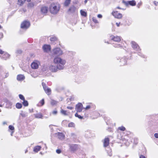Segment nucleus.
I'll list each match as a JSON object with an SVG mask.
<instances>
[{"instance_id": "f257e3e1", "label": "nucleus", "mask_w": 158, "mask_h": 158, "mask_svg": "<svg viewBox=\"0 0 158 158\" xmlns=\"http://www.w3.org/2000/svg\"><path fill=\"white\" fill-rule=\"evenodd\" d=\"M60 7V5L59 3H52L49 5V11L52 15H56L58 13Z\"/></svg>"}, {"instance_id": "f03ea898", "label": "nucleus", "mask_w": 158, "mask_h": 158, "mask_svg": "<svg viewBox=\"0 0 158 158\" xmlns=\"http://www.w3.org/2000/svg\"><path fill=\"white\" fill-rule=\"evenodd\" d=\"M53 63L57 64L59 70H62L64 68V65L66 63V61L60 57H56L54 58Z\"/></svg>"}, {"instance_id": "7ed1b4c3", "label": "nucleus", "mask_w": 158, "mask_h": 158, "mask_svg": "<svg viewBox=\"0 0 158 158\" xmlns=\"http://www.w3.org/2000/svg\"><path fill=\"white\" fill-rule=\"evenodd\" d=\"M49 69L52 72H56L59 70L58 67L54 63L51 64L49 67Z\"/></svg>"}, {"instance_id": "20e7f679", "label": "nucleus", "mask_w": 158, "mask_h": 158, "mask_svg": "<svg viewBox=\"0 0 158 158\" xmlns=\"http://www.w3.org/2000/svg\"><path fill=\"white\" fill-rule=\"evenodd\" d=\"M69 150L72 152H74L79 148V146L78 145L73 144H69Z\"/></svg>"}, {"instance_id": "39448f33", "label": "nucleus", "mask_w": 158, "mask_h": 158, "mask_svg": "<svg viewBox=\"0 0 158 158\" xmlns=\"http://www.w3.org/2000/svg\"><path fill=\"white\" fill-rule=\"evenodd\" d=\"M40 64V63L39 61L35 60L31 63V66L33 69H37L38 68Z\"/></svg>"}, {"instance_id": "423d86ee", "label": "nucleus", "mask_w": 158, "mask_h": 158, "mask_svg": "<svg viewBox=\"0 0 158 158\" xmlns=\"http://www.w3.org/2000/svg\"><path fill=\"white\" fill-rule=\"evenodd\" d=\"M53 53L56 56H60L62 54L63 52L60 48H56L53 50Z\"/></svg>"}, {"instance_id": "0eeeda50", "label": "nucleus", "mask_w": 158, "mask_h": 158, "mask_svg": "<svg viewBox=\"0 0 158 158\" xmlns=\"http://www.w3.org/2000/svg\"><path fill=\"white\" fill-rule=\"evenodd\" d=\"M30 25V23L29 21L25 20L21 23V27L22 28L26 29L29 27Z\"/></svg>"}, {"instance_id": "6e6552de", "label": "nucleus", "mask_w": 158, "mask_h": 158, "mask_svg": "<svg viewBox=\"0 0 158 158\" xmlns=\"http://www.w3.org/2000/svg\"><path fill=\"white\" fill-rule=\"evenodd\" d=\"M131 44L132 47L134 50L138 51L140 50L139 45L135 42L132 41L131 43Z\"/></svg>"}, {"instance_id": "1a4fd4ad", "label": "nucleus", "mask_w": 158, "mask_h": 158, "mask_svg": "<svg viewBox=\"0 0 158 158\" xmlns=\"http://www.w3.org/2000/svg\"><path fill=\"white\" fill-rule=\"evenodd\" d=\"M123 3L127 6L130 5L132 6H134L136 5V2L134 0L128 1H123Z\"/></svg>"}, {"instance_id": "9d476101", "label": "nucleus", "mask_w": 158, "mask_h": 158, "mask_svg": "<svg viewBox=\"0 0 158 158\" xmlns=\"http://www.w3.org/2000/svg\"><path fill=\"white\" fill-rule=\"evenodd\" d=\"M43 88L45 93L48 95H49L51 94V90L50 89L48 88L46 85L45 83H42Z\"/></svg>"}, {"instance_id": "9b49d317", "label": "nucleus", "mask_w": 158, "mask_h": 158, "mask_svg": "<svg viewBox=\"0 0 158 158\" xmlns=\"http://www.w3.org/2000/svg\"><path fill=\"white\" fill-rule=\"evenodd\" d=\"M112 14L115 18L118 19H121L122 17V14L120 13H118L117 11H113Z\"/></svg>"}, {"instance_id": "f8f14e48", "label": "nucleus", "mask_w": 158, "mask_h": 158, "mask_svg": "<svg viewBox=\"0 0 158 158\" xmlns=\"http://www.w3.org/2000/svg\"><path fill=\"white\" fill-rule=\"evenodd\" d=\"M48 11V8L47 6H43L40 8V11L43 14L46 15Z\"/></svg>"}, {"instance_id": "ddd939ff", "label": "nucleus", "mask_w": 158, "mask_h": 158, "mask_svg": "<svg viewBox=\"0 0 158 158\" xmlns=\"http://www.w3.org/2000/svg\"><path fill=\"white\" fill-rule=\"evenodd\" d=\"M83 105L81 103H79L76 106V110L77 112H81L82 109Z\"/></svg>"}, {"instance_id": "4468645a", "label": "nucleus", "mask_w": 158, "mask_h": 158, "mask_svg": "<svg viewBox=\"0 0 158 158\" xmlns=\"http://www.w3.org/2000/svg\"><path fill=\"white\" fill-rule=\"evenodd\" d=\"M43 49L44 52H48L50 51L51 47L50 45L46 44L43 46Z\"/></svg>"}, {"instance_id": "2eb2a0df", "label": "nucleus", "mask_w": 158, "mask_h": 158, "mask_svg": "<svg viewBox=\"0 0 158 158\" xmlns=\"http://www.w3.org/2000/svg\"><path fill=\"white\" fill-rule=\"evenodd\" d=\"M110 39L114 41L119 42L121 40L120 37L117 36H114V35L110 36Z\"/></svg>"}, {"instance_id": "dca6fc26", "label": "nucleus", "mask_w": 158, "mask_h": 158, "mask_svg": "<svg viewBox=\"0 0 158 158\" xmlns=\"http://www.w3.org/2000/svg\"><path fill=\"white\" fill-rule=\"evenodd\" d=\"M58 138L60 140H63L65 138V136L64 134L61 132H58L56 134Z\"/></svg>"}, {"instance_id": "f3484780", "label": "nucleus", "mask_w": 158, "mask_h": 158, "mask_svg": "<svg viewBox=\"0 0 158 158\" xmlns=\"http://www.w3.org/2000/svg\"><path fill=\"white\" fill-rule=\"evenodd\" d=\"M109 140L108 138H106L104 139L103 142L104 146L105 147H107L109 143Z\"/></svg>"}, {"instance_id": "a211bd4d", "label": "nucleus", "mask_w": 158, "mask_h": 158, "mask_svg": "<svg viewBox=\"0 0 158 158\" xmlns=\"http://www.w3.org/2000/svg\"><path fill=\"white\" fill-rule=\"evenodd\" d=\"M76 10V8L74 6H71L69 10V11L71 13H73Z\"/></svg>"}, {"instance_id": "6ab92c4d", "label": "nucleus", "mask_w": 158, "mask_h": 158, "mask_svg": "<svg viewBox=\"0 0 158 158\" xmlns=\"http://www.w3.org/2000/svg\"><path fill=\"white\" fill-rule=\"evenodd\" d=\"M24 76L22 74L18 75L17 77V80L19 81H23L24 79Z\"/></svg>"}, {"instance_id": "aec40b11", "label": "nucleus", "mask_w": 158, "mask_h": 158, "mask_svg": "<svg viewBox=\"0 0 158 158\" xmlns=\"http://www.w3.org/2000/svg\"><path fill=\"white\" fill-rule=\"evenodd\" d=\"M10 55L6 52H5L3 54V55L2 56V58L5 60H6L8 58H9L10 57Z\"/></svg>"}, {"instance_id": "412c9836", "label": "nucleus", "mask_w": 158, "mask_h": 158, "mask_svg": "<svg viewBox=\"0 0 158 158\" xmlns=\"http://www.w3.org/2000/svg\"><path fill=\"white\" fill-rule=\"evenodd\" d=\"M6 102V108H11V106L12 104V103L9 101H7V100Z\"/></svg>"}, {"instance_id": "4be33fe9", "label": "nucleus", "mask_w": 158, "mask_h": 158, "mask_svg": "<svg viewBox=\"0 0 158 158\" xmlns=\"http://www.w3.org/2000/svg\"><path fill=\"white\" fill-rule=\"evenodd\" d=\"M35 117L36 118H42L43 115L41 113H37L34 114Z\"/></svg>"}, {"instance_id": "5701e85b", "label": "nucleus", "mask_w": 158, "mask_h": 158, "mask_svg": "<svg viewBox=\"0 0 158 158\" xmlns=\"http://www.w3.org/2000/svg\"><path fill=\"white\" fill-rule=\"evenodd\" d=\"M26 0H18L17 4L19 6H22L25 3Z\"/></svg>"}, {"instance_id": "b1692460", "label": "nucleus", "mask_w": 158, "mask_h": 158, "mask_svg": "<svg viewBox=\"0 0 158 158\" xmlns=\"http://www.w3.org/2000/svg\"><path fill=\"white\" fill-rule=\"evenodd\" d=\"M41 147L40 146H37L35 147L33 149V151L35 152H37L40 150Z\"/></svg>"}, {"instance_id": "393cba45", "label": "nucleus", "mask_w": 158, "mask_h": 158, "mask_svg": "<svg viewBox=\"0 0 158 158\" xmlns=\"http://www.w3.org/2000/svg\"><path fill=\"white\" fill-rule=\"evenodd\" d=\"M71 1V0H65L64 3V6H68L70 4Z\"/></svg>"}, {"instance_id": "a878e982", "label": "nucleus", "mask_w": 158, "mask_h": 158, "mask_svg": "<svg viewBox=\"0 0 158 158\" xmlns=\"http://www.w3.org/2000/svg\"><path fill=\"white\" fill-rule=\"evenodd\" d=\"M61 113L64 115H67L69 114V112H67L66 111L62 109H61L60 111Z\"/></svg>"}, {"instance_id": "bb28decb", "label": "nucleus", "mask_w": 158, "mask_h": 158, "mask_svg": "<svg viewBox=\"0 0 158 158\" xmlns=\"http://www.w3.org/2000/svg\"><path fill=\"white\" fill-rule=\"evenodd\" d=\"M6 99H3V100H2L0 102V107H2L3 106L5 102H6Z\"/></svg>"}, {"instance_id": "cd10ccee", "label": "nucleus", "mask_w": 158, "mask_h": 158, "mask_svg": "<svg viewBox=\"0 0 158 158\" xmlns=\"http://www.w3.org/2000/svg\"><path fill=\"white\" fill-rule=\"evenodd\" d=\"M80 13L81 15L83 16L86 17L87 16V13L85 11L83 10H80Z\"/></svg>"}, {"instance_id": "c85d7f7f", "label": "nucleus", "mask_w": 158, "mask_h": 158, "mask_svg": "<svg viewBox=\"0 0 158 158\" xmlns=\"http://www.w3.org/2000/svg\"><path fill=\"white\" fill-rule=\"evenodd\" d=\"M121 62L122 63L120 64L121 65H125L126 63V60L124 58H122L121 59Z\"/></svg>"}, {"instance_id": "c756f323", "label": "nucleus", "mask_w": 158, "mask_h": 158, "mask_svg": "<svg viewBox=\"0 0 158 158\" xmlns=\"http://www.w3.org/2000/svg\"><path fill=\"white\" fill-rule=\"evenodd\" d=\"M23 105L25 106H27L28 105V102L25 100H23V102H22Z\"/></svg>"}, {"instance_id": "7c9ffc66", "label": "nucleus", "mask_w": 158, "mask_h": 158, "mask_svg": "<svg viewBox=\"0 0 158 158\" xmlns=\"http://www.w3.org/2000/svg\"><path fill=\"white\" fill-rule=\"evenodd\" d=\"M125 128L123 126L119 127L118 128V130H120L122 131H124L125 130Z\"/></svg>"}, {"instance_id": "2f4dec72", "label": "nucleus", "mask_w": 158, "mask_h": 158, "mask_svg": "<svg viewBox=\"0 0 158 158\" xmlns=\"http://www.w3.org/2000/svg\"><path fill=\"white\" fill-rule=\"evenodd\" d=\"M16 106L18 109H20L22 107V105L21 103H18L16 104Z\"/></svg>"}, {"instance_id": "473e14b6", "label": "nucleus", "mask_w": 158, "mask_h": 158, "mask_svg": "<svg viewBox=\"0 0 158 158\" xmlns=\"http://www.w3.org/2000/svg\"><path fill=\"white\" fill-rule=\"evenodd\" d=\"M57 102L56 101L52 100L51 101V103L52 105H56L57 103Z\"/></svg>"}, {"instance_id": "72a5a7b5", "label": "nucleus", "mask_w": 158, "mask_h": 158, "mask_svg": "<svg viewBox=\"0 0 158 158\" xmlns=\"http://www.w3.org/2000/svg\"><path fill=\"white\" fill-rule=\"evenodd\" d=\"M50 40L51 41H55L57 40V38L56 37H52L50 38Z\"/></svg>"}, {"instance_id": "f704fd0d", "label": "nucleus", "mask_w": 158, "mask_h": 158, "mask_svg": "<svg viewBox=\"0 0 158 158\" xmlns=\"http://www.w3.org/2000/svg\"><path fill=\"white\" fill-rule=\"evenodd\" d=\"M91 106V104H89L87 105L86 107L84 108V109H85L86 110H87L88 109H90Z\"/></svg>"}, {"instance_id": "c9c22d12", "label": "nucleus", "mask_w": 158, "mask_h": 158, "mask_svg": "<svg viewBox=\"0 0 158 158\" xmlns=\"http://www.w3.org/2000/svg\"><path fill=\"white\" fill-rule=\"evenodd\" d=\"M107 153L108 154V155L110 156H111L112 155V154L111 153V149L110 148H109V149L107 150Z\"/></svg>"}, {"instance_id": "e433bc0d", "label": "nucleus", "mask_w": 158, "mask_h": 158, "mask_svg": "<svg viewBox=\"0 0 158 158\" xmlns=\"http://www.w3.org/2000/svg\"><path fill=\"white\" fill-rule=\"evenodd\" d=\"M75 126L74 124L72 122L70 123H69L68 127H74Z\"/></svg>"}, {"instance_id": "4c0bfd02", "label": "nucleus", "mask_w": 158, "mask_h": 158, "mask_svg": "<svg viewBox=\"0 0 158 158\" xmlns=\"http://www.w3.org/2000/svg\"><path fill=\"white\" fill-rule=\"evenodd\" d=\"M75 115L76 117H77L79 118L82 119L83 118V117L82 116L78 115L77 113H76Z\"/></svg>"}, {"instance_id": "58836bf2", "label": "nucleus", "mask_w": 158, "mask_h": 158, "mask_svg": "<svg viewBox=\"0 0 158 158\" xmlns=\"http://www.w3.org/2000/svg\"><path fill=\"white\" fill-rule=\"evenodd\" d=\"M19 98L22 100H25V98L24 96L22 94H19Z\"/></svg>"}, {"instance_id": "ea45409f", "label": "nucleus", "mask_w": 158, "mask_h": 158, "mask_svg": "<svg viewBox=\"0 0 158 158\" xmlns=\"http://www.w3.org/2000/svg\"><path fill=\"white\" fill-rule=\"evenodd\" d=\"M92 19L93 22L95 23H98V21L97 20V19L96 18L94 17H93Z\"/></svg>"}, {"instance_id": "a19ab883", "label": "nucleus", "mask_w": 158, "mask_h": 158, "mask_svg": "<svg viewBox=\"0 0 158 158\" xmlns=\"http://www.w3.org/2000/svg\"><path fill=\"white\" fill-rule=\"evenodd\" d=\"M9 128L10 130H13L14 129V127L12 125H10L9 127Z\"/></svg>"}, {"instance_id": "79ce46f5", "label": "nucleus", "mask_w": 158, "mask_h": 158, "mask_svg": "<svg viewBox=\"0 0 158 158\" xmlns=\"http://www.w3.org/2000/svg\"><path fill=\"white\" fill-rule=\"evenodd\" d=\"M134 143L135 144H136L138 143V140L137 138H134Z\"/></svg>"}, {"instance_id": "37998d69", "label": "nucleus", "mask_w": 158, "mask_h": 158, "mask_svg": "<svg viewBox=\"0 0 158 158\" xmlns=\"http://www.w3.org/2000/svg\"><path fill=\"white\" fill-rule=\"evenodd\" d=\"M34 6V5L33 3H29L28 4V6L30 7H32Z\"/></svg>"}, {"instance_id": "c03bdc74", "label": "nucleus", "mask_w": 158, "mask_h": 158, "mask_svg": "<svg viewBox=\"0 0 158 158\" xmlns=\"http://www.w3.org/2000/svg\"><path fill=\"white\" fill-rule=\"evenodd\" d=\"M75 99V97L74 96H71L70 98H69V99L70 101H73Z\"/></svg>"}, {"instance_id": "a18cd8bd", "label": "nucleus", "mask_w": 158, "mask_h": 158, "mask_svg": "<svg viewBox=\"0 0 158 158\" xmlns=\"http://www.w3.org/2000/svg\"><path fill=\"white\" fill-rule=\"evenodd\" d=\"M40 103L41 104V106H43L44 105V99H42L40 102Z\"/></svg>"}, {"instance_id": "49530a36", "label": "nucleus", "mask_w": 158, "mask_h": 158, "mask_svg": "<svg viewBox=\"0 0 158 158\" xmlns=\"http://www.w3.org/2000/svg\"><path fill=\"white\" fill-rule=\"evenodd\" d=\"M114 46L115 48H119L121 47L120 45L118 44H115Z\"/></svg>"}, {"instance_id": "de8ad7c7", "label": "nucleus", "mask_w": 158, "mask_h": 158, "mask_svg": "<svg viewBox=\"0 0 158 158\" xmlns=\"http://www.w3.org/2000/svg\"><path fill=\"white\" fill-rule=\"evenodd\" d=\"M16 52L17 53L21 54L22 53V51L21 50H18L16 51Z\"/></svg>"}, {"instance_id": "09e8293b", "label": "nucleus", "mask_w": 158, "mask_h": 158, "mask_svg": "<svg viewBox=\"0 0 158 158\" xmlns=\"http://www.w3.org/2000/svg\"><path fill=\"white\" fill-rule=\"evenodd\" d=\"M154 137L156 138H158V133H155L154 135Z\"/></svg>"}, {"instance_id": "8fccbe9b", "label": "nucleus", "mask_w": 158, "mask_h": 158, "mask_svg": "<svg viewBox=\"0 0 158 158\" xmlns=\"http://www.w3.org/2000/svg\"><path fill=\"white\" fill-rule=\"evenodd\" d=\"M56 152L58 154H60L61 152V151L60 149H57L56 150Z\"/></svg>"}, {"instance_id": "3c124183", "label": "nucleus", "mask_w": 158, "mask_h": 158, "mask_svg": "<svg viewBox=\"0 0 158 158\" xmlns=\"http://www.w3.org/2000/svg\"><path fill=\"white\" fill-rule=\"evenodd\" d=\"M5 52L3 51L2 49L0 48V54H3Z\"/></svg>"}, {"instance_id": "603ef678", "label": "nucleus", "mask_w": 158, "mask_h": 158, "mask_svg": "<svg viewBox=\"0 0 158 158\" xmlns=\"http://www.w3.org/2000/svg\"><path fill=\"white\" fill-rule=\"evenodd\" d=\"M3 34L2 32H0V38L1 39L3 37Z\"/></svg>"}, {"instance_id": "864d4df0", "label": "nucleus", "mask_w": 158, "mask_h": 158, "mask_svg": "<svg viewBox=\"0 0 158 158\" xmlns=\"http://www.w3.org/2000/svg\"><path fill=\"white\" fill-rule=\"evenodd\" d=\"M97 17L99 18H101L102 17V15L101 14H98V15Z\"/></svg>"}, {"instance_id": "5fc2aeb1", "label": "nucleus", "mask_w": 158, "mask_h": 158, "mask_svg": "<svg viewBox=\"0 0 158 158\" xmlns=\"http://www.w3.org/2000/svg\"><path fill=\"white\" fill-rule=\"evenodd\" d=\"M57 113V111L56 110H54L52 112L53 114H56Z\"/></svg>"}, {"instance_id": "6e6d98bb", "label": "nucleus", "mask_w": 158, "mask_h": 158, "mask_svg": "<svg viewBox=\"0 0 158 158\" xmlns=\"http://www.w3.org/2000/svg\"><path fill=\"white\" fill-rule=\"evenodd\" d=\"M154 3L156 6H157L158 4V2L155 1L154 2Z\"/></svg>"}, {"instance_id": "4d7b16f0", "label": "nucleus", "mask_w": 158, "mask_h": 158, "mask_svg": "<svg viewBox=\"0 0 158 158\" xmlns=\"http://www.w3.org/2000/svg\"><path fill=\"white\" fill-rule=\"evenodd\" d=\"M67 109H69L70 110H72L73 108V107H71V106H67Z\"/></svg>"}, {"instance_id": "13d9d810", "label": "nucleus", "mask_w": 158, "mask_h": 158, "mask_svg": "<svg viewBox=\"0 0 158 158\" xmlns=\"http://www.w3.org/2000/svg\"><path fill=\"white\" fill-rule=\"evenodd\" d=\"M29 111L30 113H32L33 112V109H29Z\"/></svg>"}, {"instance_id": "bf43d9fd", "label": "nucleus", "mask_w": 158, "mask_h": 158, "mask_svg": "<svg viewBox=\"0 0 158 158\" xmlns=\"http://www.w3.org/2000/svg\"><path fill=\"white\" fill-rule=\"evenodd\" d=\"M44 68L42 69V70L43 71H45L46 70V67L45 66H44Z\"/></svg>"}, {"instance_id": "052dcab7", "label": "nucleus", "mask_w": 158, "mask_h": 158, "mask_svg": "<svg viewBox=\"0 0 158 158\" xmlns=\"http://www.w3.org/2000/svg\"><path fill=\"white\" fill-rule=\"evenodd\" d=\"M116 25L118 26V27H119V26H120V23H116Z\"/></svg>"}, {"instance_id": "680f3d73", "label": "nucleus", "mask_w": 158, "mask_h": 158, "mask_svg": "<svg viewBox=\"0 0 158 158\" xmlns=\"http://www.w3.org/2000/svg\"><path fill=\"white\" fill-rule=\"evenodd\" d=\"M139 158H146L144 156L141 155L140 156Z\"/></svg>"}, {"instance_id": "e2e57ef3", "label": "nucleus", "mask_w": 158, "mask_h": 158, "mask_svg": "<svg viewBox=\"0 0 158 158\" xmlns=\"http://www.w3.org/2000/svg\"><path fill=\"white\" fill-rule=\"evenodd\" d=\"M21 115L23 117H25V115L24 114H21Z\"/></svg>"}, {"instance_id": "0e129e2a", "label": "nucleus", "mask_w": 158, "mask_h": 158, "mask_svg": "<svg viewBox=\"0 0 158 158\" xmlns=\"http://www.w3.org/2000/svg\"><path fill=\"white\" fill-rule=\"evenodd\" d=\"M88 0H85V1H84V3L85 4H86L87 3V1Z\"/></svg>"}, {"instance_id": "69168bd1", "label": "nucleus", "mask_w": 158, "mask_h": 158, "mask_svg": "<svg viewBox=\"0 0 158 158\" xmlns=\"http://www.w3.org/2000/svg\"><path fill=\"white\" fill-rule=\"evenodd\" d=\"M3 125H5L6 124V122H4L3 123Z\"/></svg>"}, {"instance_id": "338daca9", "label": "nucleus", "mask_w": 158, "mask_h": 158, "mask_svg": "<svg viewBox=\"0 0 158 158\" xmlns=\"http://www.w3.org/2000/svg\"><path fill=\"white\" fill-rule=\"evenodd\" d=\"M116 8H117V9H122L120 7H118V6L117 7H116Z\"/></svg>"}, {"instance_id": "774afa93", "label": "nucleus", "mask_w": 158, "mask_h": 158, "mask_svg": "<svg viewBox=\"0 0 158 158\" xmlns=\"http://www.w3.org/2000/svg\"><path fill=\"white\" fill-rule=\"evenodd\" d=\"M28 152V150L27 149H26L25 151V153H26Z\"/></svg>"}]
</instances>
